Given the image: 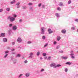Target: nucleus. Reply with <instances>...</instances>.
<instances>
[{
	"instance_id": "f257e3e1",
	"label": "nucleus",
	"mask_w": 78,
	"mask_h": 78,
	"mask_svg": "<svg viewBox=\"0 0 78 78\" xmlns=\"http://www.w3.org/2000/svg\"><path fill=\"white\" fill-rule=\"evenodd\" d=\"M7 19L8 20H9L10 22H12L14 21H15V18L13 17H12L11 16H9L7 17Z\"/></svg>"
},
{
	"instance_id": "f03ea898",
	"label": "nucleus",
	"mask_w": 78,
	"mask_h": 78,
	"mask_svg": "<svg viewBox=\"0 0 78 78\" xmlns=\"http://www.w3.org/2000/svg\"><path fill=\"white\" fill-rule=\"evenodd\" d=\"M29 55H30L29 57V58H33V53L30 52Z\"/></svg>"
},
{
	"instance_id": "7ed1b4c3",
	"label": "nucleus",
	"mask_w": 78,
	"mask_h": 78,
	"mask_svg": "<svg viewBox=\"0 0 78 78\" xmlns=\"http://www.w3.org/2000/svg\"><path fill=\"white\" fill-rule=\"evenodd\" d=\"M22 38L20 37H19L17 39V41L18 42H22Z\"/></svg>"
},
{
	"instance_id": "20e7f679",
	"label": "nucleus",
	"mask_w": 78,
	"mask_h": 78,
	"mask_svg": "<svg viewBox=\"0 0 78 78\" xmlns=\"http://www.w3.org/2000/svg\"><path fill=\"white\" fill-rule=\"evenodd\" d=\"M12 29L14 31H15L17 30V26H14L12 27Z\"/></svg>"
},
{
	"instance_id": "39448f33",
	"label": "nucleus",
	"mask_w": 78,
	"mask_h": 78,
	"mask_svg": "<svg viewBox=\"0 0 78 78\" xmlns=\"http://www.w3.org/2000/svg\"><path fill=\"white\" fill-rule=\"evenodd\" d=\"M30 73L29 72L25 74V76L26 77H28V76H30Z\"/></svg>"
},
{
	"instance_id": "423d86ee",
	"label": "nucleus",
	"mask_w": 78,
	"mask_h": 78,
	"mask_svg": "<svg viewBox=\"0 0 78 78\" xmlns=\"http://www.w3.org/2000/svg\"><path fill=\"white\" fill-rule=\"evenodd\" d=\"M50 67H53L54 68H55V64L54 63H53L50 65Z\"/></svg>"
},
{
	"instance_id": "0eeeda50",
	"label": "nucleus",
	"mask_w": 78,
	"mask_h": 78,
	"mask_svg": "<svg viewBox=\"0 0 78 78\" xmlns=\"http://www.w3.org/2000/svg\"><path fill=\"white\" fill-rule=\"evenodd\" d=\"M48 31L49 32V34H51V33H52L53 31L51 30V29H49L48 30Z\"/></svg>"
},
{
	"instance_id": "6e6552de",
	"label": "nucleus",
	"mask_w": 78,
	"mask_h": 78,
	"mask_svg": "<svg viewBox=\"0 0 78 78\" xmlns=\"http://www.w3.org/2000/svg\"><path fill=\"white\" fill-rule=\"evenodd\" d=\"M61 32L62 33H63V34H65V33H66V30L65 29H63L62 30Z\"/></svg>"
},
{
	"instance_id": "1a4fd4ad",
	"label": "nucleus",
	"mask_w": 78,
	"mask_h": 78,
	"mask_svg": "<svg viewBox=\"0 0 78 78\" xmlns=\"http://www.w3.org/2000/svg\"><path fill=\"white\" fill-rule=\"evenodd\" d=\"M44 27H42L41 28V34H44Z\"/></svg>"
},
{
	"instance_id": "9d476101",
	"label": "nucleus",
	"mask_w": 78,
	"mask_h": 78,
	"mask_svg": "<svg viewBox=\"0 0 78 78\" xmlns=\"http://www.w3.org/2000/svg\"><path fill=\"white\" fill-rule=\"evenodd\" d=\"M1 36L2 37H5V34L4 33H2L1 34Z\"/></svg>"
},
{
	"instance_id": "9b49d317",
	"label": "nucleus",
	"mask_w": 78,
	"mask_h": 78,
	"mask_svg": "<svg viewBox=\"0 0 78 78\" xmlns=\"http://www.w3.org/2000/svg\"><path fill=\"white\" fill-rule=\"evenodd\" d=\"M3 41L4 42H7V39L6 38H4L3 39Z\"/></svg>"
},
{
	"instance_id": "f8f14e48",
	"label": "nucleus",
	"mask_w": 78,
	"mask_h": 78,
	"mask_svg": "<svg viewBox=\"0 0 78 78\" xmlns=\"http://www.w3.org/2000/svg\"><path fill=\"white\" fill-rule=\"evenodd\" d=\"M16 1L15 0H13L10 3L11 4H14V3H16Z\"/></svg>"
},
{
	"instance_id": "ddd939ff",
	"label": "nucleus",
	"mask_w": 78,
	"mask_h": 78,
	"mask_svg": "<svg viewBox=\"0 0 78 78\" xmlns=\"http://www.w3.org/2000/svg\"><path fill=\"white\" fill-rule=\"evenodd\" d=\"M72 63V62H67L66 63V64H67L68 65H71Z\"/></svg>"
},
{
	"instance_id": "4468645a",
	"label": "nucleus",
	"mask_w": 78,
	"mask_h": 78,
	"mask_svg": "<svg viewBox=\"0 0 78 78\" xmlns=\"http://www.w3.org/2000/svg\"><path fill=\"white\" fill-rule=\"evenodd\" d=\"M6 9L7 11H10V8L9 7L7 8Z\"/></svg>"
},
{
	"instance_id": "2eb2a0df",
	"label": "nucleus",
	"mask_w": 78,
	"mask_h": 78,
	"mask_svg": "<svg viewBox=\"0 0 78 78\" xmlns=\"http://www.w3.org/2000/svg\"><path fill=\"white\" fill-rule=\"evenodd\" d=\"M23 75V74H20L19 75V76H18V78H21V77H22V76Z\"/></svg>"
},
{
	"instance_id": "dca6fc26",
	"label": "nucleus",
	"mask_w": 78,
	"mask_h": 78,
	"mask_svg": "<svg viewBox=\"0 0 78 78\" xmlns=\"http://www.w3.org/2000/svg\"><path fill=\"white\" fill-rule=\"evenodd\" d=\"M60 39H61V37L59 36H58L57 38V41H59Z\"/></svg>"
},
{
	"instance_id": "f3484780",
	"label": "nucleus",
	"mask_w": 78,
	"mask_h": 78,
	"mask_svg": "<svg viewBox=\"0 0 78 78\" xmlns=\"http://www.w3.org/2000/svg\"><path fill=\"white\" fill-rule=\"evenodd\" d=\"M28 5H29V6H32L33 5V3H30L28 4Z\"/></svg>"
},
{
	"instance_id": "a211bd4d",
	"label": "nucleus",
	"mask_w": 78,
	"mask_h": 78,
	"mask_svg": "<svg viewBox=\"0 0 78 78\" xmlns=\"http://www.w3.org/2000/svg\"><path fill=\"white\" fill-rule=\"evenodd\" d=\"M61 66L60 65H57L56 66H55V68H56V67H60Z\"/></svg>"
},
{
	"instance_id": "6ab92c4d",
	"label": "nucleus",
	"mask_w": 78,
	"mask_h": 78,
	"mask_svg": "<svg viewBox=\"0 0 78 78\" xmlns=\"http://www.w3.org/2000/svg\"><path fill=\"white\" fill-rule=\"evenodd\" d=\"M29 9H30V11H33V7H30V8H29Z\"/></svg>"
},
{
	"instance_id": "aec40b11",
	"label": "nucleus",
	"mask_w": 78,
	"mask_h": 78,
	"mask_svg": "<svg viewBox=\"0 0 78 78\" xmlns=\"http://www.w3.org/2000/svg\"><path fill=\"white\" fill-rule=\"evenodd\" d=\"M16 57H20V54H17L16 55Z\"/></svg>"
},
{
	"instance_id": "412c9836",
	"label": "nucleus",
	"mask_w": 78,
	"mask_h": 78,
	"mask_svg": "<svg viewBox=\"0 0 78 78\" xmlns=\"http://www.w3.org/2000/svg\"><path fill=\"white\" fill-rule=\"evenodd\" d=\"M11 32H12V30H8V33H9V34H10Z\"/></svg>"
},
{
	"instance_id": "4be33fe9",
	"label": "nucleus",
	"mask_w": 78,
	"mask_h": 78,
	"mask_svg": "<svg viewBox=\"0 0 78 78\" xmlns=\"http://www.w3.org/2000/svg\"><path fill=\"white\" fill-rule=\"evenodd\" d=\"M62 5H63V4H62V2L60 3L59 6H62Z\"/></svg>"
},
{
	"instance_id": "5701e85b",
	"label": "nucleus",
	"mask_w": 78,
	"mask_h": 78,
	"mask_svg": "<svg viewBox=\"0 0 78 78\" xmlns=\"http://www.w3.org/2000/svg\"><path fill=\"white\" fill-rule=\"evenodd\" d=\"M8 54L5 55L4 57V58H6V57L8 56Z\"/></svg>"
},
{
	"instance_id": "b1692460",
	"label": "nucleus",
	"mask_w": 78,
	"mask_h": 78,
	"mask_svg": "<svg viewBox=\"0 0 78 78\" xmlns=\"http://www.w3.org/2000/svg\"><path fill=\"white\" fill-rule=\"evenodd\" d=\"M27 8V7H26V6H23V9H26V8Z\"/></svg>"
},
{
	"instance_id": "393cba45",
	"label": "nucleus",
	"mask_w": 78,
	"mask_h": 78,
	"mask_svg": "<svg viewBox=\"0 0 78 78\" xmlns=\"http://www.w3.org/2000/svg\"><path fill=\"white\" fill-rule=\"evenodd\" d=\"M27 44H31V43H32V42L31 41H28L27 42Z\"/></svg>"
},
{
	"instance_id": "a878e982",
	"label": "nucleus",
	"mask_w": 78,
	"mask_h": 78,
	"mask_svg": "<svg viewBox=\"0 0 78 78\" xmlns=\"http://www.w3.org/2000/svg\"><path fill=\"white\" fill-rule=\"evenodd\" d=\"M56 16L57 17H59V14L58 13H56Z\"/></svg>"
},
{
	"instance_id": "bb28decb",
	"label": "nucleus",
	"mask_w": 78,
	"mask_h": 78,
	"mask_svg": "<svg viewBox=\"0 0 78 78\" xmlns=\"http://www.w3.org/2000/svg\"><path fill=\"white\" fill-rule=\"evenodd\" d=\"M57 10H58V11H61V8L60 7H58L57 8Z\"/></svg>"
},
{
	"instance_id": "cd10ccee",
	"label": "nucleus",
	"mask_w": 78,
	"mask_h": 78,
	"mask_svg": "<svg viewBox=\"0 0 78 78\" xmlns=\"http://www.w3.org/2000/svg\"><path fill=\"white\" fill-rule=\"evenodd\" d=\"M50 59H51V57L50 56L48 57V60H50Z\"/></svg>"
},
{
	"instance_id": "c85d7f7f",
	"label": "nucleus",
	"mask_w": 78,
	"mask_h": 78,
	"mask_svg": "<svg viewBox=\"0 0 78 78\" xmlns=\"http://www.w3.org/2000/svg\"><path fill=\"white\" fill-rule=\"evenodd\" d=\"M9 53V51H5V54H7V53Z\"/></svg>"
},
{
	"instance_id": "c756f323",
	"label": "nucleus",
	"mask_w": 78,
	"mask_h": 78,
	"mask_svg": "<svg viewBox=\"0 0 78 78\" xmlns=\"http://www.w3.org/2000/svg\"><path fill=\"white\" fill-rule=\"evenodd\" d=\"M19 22H20V23L22 22V19H20L19 20Z\"/></svg>"
},
{
	"instance_id": "7c9ffc66",
	"label": "nucleus",
	"mask_w": 78,
	"mask_h": 78,
	"mask_svg": "<svg viewBox=\"0 0 78 78\" xmlns=\"http://www.w3.org/2000/svg\"><path fill=\"white\" fill-rule=\"evenodd\" d=\"M9 27H12V24H10L9 25Z\"/></svg>"
},
{
	"instance_id": "2f4dec72",
	"label": "nucleus",
	"mask_w": 78,
	"mask_h": 78,
	"mask_svg": "<svg viewBox=\"0 0 78 78\" xmlns=\"http://www.w3.org/2000/svg\"><path fill=\"white\" fill-rule=\"evenodd\" d=\"M43 56H46V53H43Z\"/></svg>"
},
{
	"instance_id": "473e14b6",
	"label": "nucleus",
	"mask_w": 78,
	"mask_h": 78,
	"mask_svg": "<svg viewBox=\"0 0 78 78\" xmlns=\"http://www.w3.org/2000/svg\"><path fill=\"white\" fill-rule=\"evenodd\" d=\"M42 38L43 39H45V36H43L42 37Z\"/></svg>"
},
{
	"instance_id": "72a5a7b5",
	"label": "nucleus",
	"mask_w": 78,
	"mask_h": 78,
	"mask_svg": "<svg viewBox=\"0 0 78 78\" xmlns=\"http://www.w3.org/2000/svg\"><path fill=\"white\" fill-rule=\"evenodd\" d=\"M72 2V1L70 0L68 2V4H70V3H71V2Z\"/></svg>"
},
{
	"instance_id": "f704fd0d",
	"label": "nucleus",
	"mask_w": 78,
	"mask_h": 78,
	"mask_svg": "<svg viewBox=\"0 0 78 78\" xmlns=\"http://www.w3.org/2000/svg\"><path fill=\"white\" fill-rule=\"evenodd\" d=\"M71 29L73 30H75V27H72Z\"/></svg>"
},
{
	"instance_id": "c9c22d12",
	"label": "nucleus",
	"mask_w": 78,
	"mask_h": 78,
	"mask_svg": "<svg viewBox=\"0 0 78 78\" xmlns=\"http://www.w3.org/2000/svg\"><path fill=\"white\" fill-rule=\"evenodd\" d=\"M37 56H39V51H38L37 54Z\"/></svg>"
},
{
	"instance_id": "e433bc0d",
	"label": "nucleus",
	"mask_w": 78,
	"mask_h": 78,
	"mask_svg": "<svg viewBox=\"0 0 78 78\" xmlns=\"http://www.w3.org/2000/svg\"><path fill=\"white\" fill-rule=\"evenodd\" d=\"M15 50V49L13 48L11 49V51H14Z\"/></svg>"
},
{
	"instance_id": "4c0bfd02",
	"label": "nucleus",
	"mask_w": 78,
	"mask_h": 78,
	"mask_svg": "<svg viewBox=\"0 0 78 78\" xmlns=\"http://www.w3.org/2000/svg\"><path fill=\"white\" fill-rule=\"evenodd\" d=\"M63 58L64 59H67V57H63Z\"/></svg>"
},
{
	"instance_id": "58836bf2",
	"label": "nucleus",
	"mask_w": 78,
	"mask_h": 78,
	"mask_svg": "<svg viewBox=\"0 0 78 78\" xmlns=\"http://www.w3.org/2000/svg\"><path fill=\"white\" fill-rule=\"evenodd\" d=\"M3 11V9H0V12H2Z\"/></svg>"
},
{
	"instance_id": "ea45409f",
	"label": "nucleus",
	"mask_w": 78,
	"mask_h": 78,
	"mask_svg": "<svg viewBox=\"0 0 78 78\" xmlns=\"http://www.w3.org/2000/svg\"><path fill=\"white\" fill-rule=\"evenodd\" d=\"M24 63H27L28 62V61H27V60H25V61H24Z\"/></svg>"
},
{
	"instance_id": "a19ab883",
	"label": "nucleus",
	"mask_w": 78,
	"mask_h": 78,
	"mask_svg": "<svg viewBox=\"0 0 78 78\" xmlns=\"http://www.w3.org/2000/svg\"><path fill=\"white\" fill-rule=\"evenodd\" d=\"M20 5V2H18L16 4V5Z\"/></svg>"
},
{
	"instance_id": "79ce46f5",
	"label": "nucleus",
	"mask_w": 78,
	"mask_h": 78,
	"mask_svg": "<svg viewBox=\"0 0 78 78\" xmlns=\"http://www.w3.org/2000/svg\"><path fill=\"white\" fill-rule=\"evenodd\" d=\"M17 5V8H20V6L19 5Z\"/></svg>"
},
{
	"instance_id": "37998d69",
	"label": "nucleus",
	"mask_w": 78,
	"mask_h": 78,
	"mask_svg": "<svg viewBox=\"0 0 78 78\" xmlns=\"http://www.w3.org/2000/svg\"><path fill=\"white\" fill-rule=\"evenodd\" d=\"M47 45H48V44L47 43L44 45V47H47Z\"/></svg>"
},
{
	"instance_id": "c03bdc74",
	"label": "nucleus",
	"mask_w": 78,
	"mask_h": 78,
	"mask_svg": "<svg viewBox=\"0 0 78 78\" xmlns=\"http://www.w3.org/2000/svg\"><path fill=\"white\" fill-rule=\"evenodd\" d=\"M43 71H44V69H42L41 70V72H43Z\"/></svg>"
},
{
	"instance_id": "a18cd8bd",
	"label": "nucleus",
	"mask_w": 78,
	"mask_h": 78,
	"mask_svg": "<svg viewBox=\"0 0 78 78\" xmlns=\"http://www.w3.org/2000/svg\"><path fill=\"white\" fill-rule=\"evenodd\" d=\"M13 16L14 17H17V15L16 14H14V15Z\"/></svg>"
},
{
	"instance_id": "49530a36",
	"label": "nucleus",
	"mask_w": 78,
	"mask_h": 78,
	"mask_svg": "<svg viewBox=\"0 0 78 78\" xmlns=\"http://www.w3.org/2000/svg\"><path fill=\"white\" fill-rule=\"evenodd\" d=\"M42 8H45V6H44V5H42Z\"/></svg>"
},
{
	"instance_id": "de8ad7c7",
	"label": "nucleus",
	"mask_w": 78,
	"mask_h": 78,
	"mask_svg": "<svg viewBox=\"0 0 78 78\" xmlns=\"http://www.w3.org/2000/svg\"><path fill=\"white\" fill-rule=\"evenodd\" d=\"M12 45H14L15 44V42H13L12 43Z\"/></svg>"
},
{
	"instance_id": "09e8293b",
	"label": "nucleus",
	"mask_w": 78,
	"mask_h": 78,
	"mask_svg": "<svg viewBox=\"0 0 78 78\" xmlns=\"http://www.w3.org/2000/svg\"><path fill=\"white\" fill-rule=\"evenodd\" d=\"M68 70V69H67L66 68L65 70V71L66 72H67V71Z\"/></svg>"
},
{
	"instance_id": "8fccbe9b",
	"label": "nucleus",
	"mask_w": 78,
	"mask_h": 78,
	"mask_svg": "<svg viewBox=\"0 0 78 78\" xmlns=\"http://www.w3.org/2000/svg\"><path fill=\"white\" fill-rule=\"evenodd\" d=\"M37 73H39V70L37 71Z\"/></svg>"
},
{
	"instance_id": "3c124183",
	"label": "nucleus",
	"mask_w": 78,
	"mask_h": 78,
	"mask_svg": "<svg viewBox=\"0 0 78 78\" xmlns=\"http://www.w3.org/2000/svg\"><path fill=\"white\" fill-rule=\"evenodd\" d=\"M59 53H63V51H61L59 52Z\"/></svg>"
},
{
	"instance_id": "603ef678",
	"label": "nucleus",
	"mask_w": 78,
	"mask_h": 78,
	"mask_svg": "<svg viewBox=\"0 0 78 78\" xmlns=\"http://www.w3.org/2000/svg\"><path fill=\"white\" fill-rule=\"evenodd\" d=\"M44 58L45 59H47V57H44Z\"/></svg>"
},
{
	"instance_id": "864d4df0",
	"label": "nucleus",
	"mask_w": 78,
	"mask_h": 78,
	"mask_svg": "<svg viewBox=\"0 0 78 78\" xmlns=\"http://www.w3.org/2000/svg\"><path fill=\"white\" fill-rule=\"evenodd\" d=\"M13 64H16V61H14Z\"/></svg>"
},
{
	"instance_id": "5fc2aeb1",
	"label": "nucleus",
	"mask_w": 78,
	"mask_h": 78,
	"mask_svg": "<svg viewBox=\"0 0 78 78\" xmlns=\"http://www.w3.org/2000/svg\"><path fill=\"white\" fill-rule=\"evenodd\" d=\"M70 55L71 56H73V55H74V54H70Z\"/></svg>"
},
{
	"instance_id": "6e6d98bb",
	"label": "nucleus",
	"mask_w": 78,
	"mask_h": 78,
	"mask_svg": "<svg viewBox=\"0 0 78 78\" xmlns=\"http://www.w3.org/2000/svg\"><path fill=\"white\" fill-rule=\"evenodd\" d=\"M75 21H76V22H78V19H76Z\"/></svg>"
},
{
	"instance_id": "4d7b16f0",
	"label": "nucleus",
	"mask_w": 78,
	"mask_h": 78,
	"mask_svg": "<svg viewBox=\"0 0 78 78\" xmlns=\"http://www.w3.org/2000/svg\"><path fill=\"white\" fill-rule=\"evenodd\" d=\"M56 44V41H54V44Z\"/></svg>"
},
{
	"instance_id": "13d9d810",
	"label": "nucleus",
	"mask_w": 78,
	"mask_h": 78,
	"mask_svg": "<svg viewBox=\"0 0 78 78\" xmlns=\"http://www.w3.org/2000/svg\"><path fill=\"white\" fill-rule=\"evenodd\" d=\"M71 58H75V56H72Z\"/></svg>"
},
{
	"instance_id": "bf43d9fd",
	"label": "nucleus",
	"mask_w": 78,
	"mask_h": 78,
	"mask_svg": "<svg viewBox=\"0 0 78 78\" xmlns=\"http://www.w3.org/2000/svg\"><path fill=\"white\" fill-rule=\"evenodd\" d=\"M11 59L12 60H13V59H14V58H13V57H11Z\"/></svg>"
},
{
	"instance_id": "052dcab7",
	"label": "nucleus",
	"mask_w": 78,
	"mask_h": 78,
	"mask_svg": "<svg viewBox=\"0 0 78 78\" xmlns=\"http://www.w3.org/2000/svg\"><path fill=\"white\" fill-rule=\"evenodd\" d=\"M59 48V46L58 45V46L57 47V48Z\"/></svg>"
},
{
	"instance_id": "680f3d73",
	"label": "nucleus",
	"mask_w": 78,
	"mask_h": 78,
	"mask_svg": "<svg viewBox=\"0 0 78 78\" xmlns=\"http://www.w3.org/2000/svg\"><path fill=\"white\" fill-rule=\"evenodd\" d=\"M40 59H41V60L42 59V57H40Z\"/></svg>"
},
{
	"instance_id": "e2e57ef3",
	"label": "nucleus",
	"mask_w": 78,
	"mask_h": 78,
	"mask_svg": "<svg viewBox=\"0 0 78 78\" xmlns=\"http://www.w3.org/2000/svg\"><path fill=\"white\" fill-rule=\"evenodd\" d=\"M12 54H15V53L14 52H12Z\"/></svg>"
},
{
	"instance_id": "0e129e2a",
	"label": "nucleus",
	"mask_w": 78,
	"mask_h": 78,
	"mask_svg": "<svg viewBox=\"0 0 78 78\" xmlns=\"http://www.w3.org/2000/svg\"><path fill=\"white\" fill-rule=\"evenodd\" d=\"M41 4H39V6H41Z\"/></svg>"
},
{
	"instance_id": "69168bd1",
	"label": "nucleus",
	"mask_w": 78,
	"mask_h": 78,
	"mask_svg": "<svg viewBox=\"0 0 78 78\" xmlns=\"http://www.w3.org/2000/svg\"><path fill=\"white\" fill-rule=\"evenodd\" d=\"M73 51H71V53H73Z\"/></svg>"
},
{
	"instance_id": "338daca9",
	"label": "nucleus",
	"mask_w": 78,
	"mask_h": 78,
	"mask_svg": "<svg viewBox=\"0 0 78 78\" xmlns=\"http://www.w3.org/2000/svg\"><path fill=\"white\" fill-rule=\"evenodd\" d=\"M38 6H39V4H38Z\"/></svg>"
},
{
	"instance_id": "774afa93",
	"label": "nucleus",
	"mask_w": 78,
	"mask_h": 78,
	"mask_svg": "<svg viewBox=\"0 0 78 78\" xmlns=\"http://www.w3.org/2000/svg\"><path fill=\"white\" fill-rule=\"evenodd\" d=\"M8 48H9V47H8Z\"/></svg>"
}]
</instances>
